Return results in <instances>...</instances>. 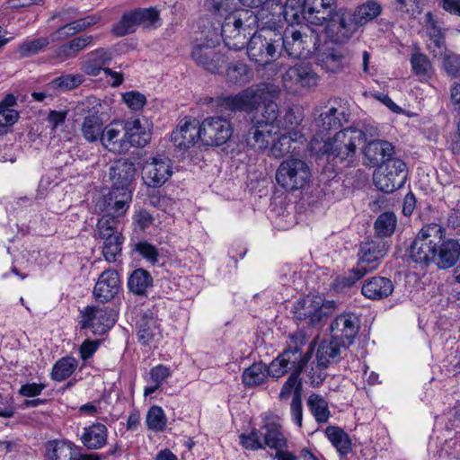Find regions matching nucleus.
<instances>
[{
  "label": "nucleus",
  "instance_id": "16",
  "mask_svg": "<svg viewBox=\"0 0 460 460\" xmlns=\"http://www.w3.org/2000/svg\"><path fill=\"white\" fill-rule=\"evenodd\" d=\"M137 168L134 162L128 159L116 160L109 169L111 189L133 194Z\"/></svg>",
  "mask_w": 460,
  "mask_h": 460
},
{
  "label": "nucleus",
  "instance_id": "34",
  "mask_svg": "<svg viewBox=\"0 0 460 460\" xmlns=\"http://www.w3.org/2000/svg\"><path fill=\"white\" fill-rule=\"evenodd\" d=\"M347 349L332 336L330 340L322 341L316 352L318 366L326 368L330 364L338 362L341 358L342 352Z\"/></svg>",
  "mask_w": 460,
  "mask_h": 460
},
{
  "label": "nucleus",
  "instance_id": "59",
  "mask_svg": "<svg viewBox=\"0 0 460 460\" xmlns=\"http://www.w3.org/2000/svg\"><path fill=\"white\" fill-rule=\"evenodd\" d=\"M412 72L418 76H429L432 71V65L429 58L420 52H414L411 57Z\"/></svg>",
  "mask_w": 460,
  "mask_h": 460
},
{
  "label": "nucleus",
  "instance_id": "5",
  "mask_svg": "<svg viewBox=\"0 0 460 460\" xmlns=\"http://www.w3.org/2000/svg\"><path fill=\"white\" fill-rule=\"evenodd\" d=\"M281 34L275 30L262 27L251 36L246 44L250 60L260 66H266L280 57L279 41Z\"/></svg>",
  "mask_w": 460,
  "mask_h": 460
},
{
  "label": "nucleus",
  "instance_id": "20",
  "mask_svg": "<svg viewBox=\"0 0 460 460\" xmlns=\"http://www.w3.org/2000/svg\"><path fill=\"white\" fill-rule=\"evenodd\" d=\"M292 313L296 319L315 325L324 319L323 298L321 296L299 298L294 303Z\"/></svg>",
  "mask_w": 460,
  "mask_h": 460
},
{
  "label": "nucleus",
  "instance_id": "31",
  "mask_svg": "<svg viewBox=\"0 0 460 460\" xmlns=\"http://www.w3.org/2000/svg\"><path fill=\"white\" fill-rule=\"evenodd\" d=\"M199 139V122L195 119L185 121L172 132L171 141L181 149L187 150Z\"/></svg>",
  "mask_w": 460,
  "mask_h": 460
},
{
  "label": "nucleus",
  "instance_id": "37",
  "mask_svg": "<svg viewBox=\"0 0 460 460\" xmlns=\"http://www.w3.org/2000/svg\"><path fill=\"white\" fill-rule=\"evenodd\" d=\"M123 126V123L120 124ZM124 130L114 127L113 123L104 128L103 135L101 137L102 145L109 151L113 153H121L128 150L126 137H124Z\"/></svg>",
  "mask_w": 460,
  "mask_h": 460
},
{
  "label": "nucleus",
  "instance_id": "47",
  "mask_svg": "<svg viewBox=\"0 0 460 460\" xmlns=\"http://www.w3.org/2000/svg\"><path fill=\"white\" fill-rule=\"evenodd\" d=\"M16 98L13 94H7L0 102V130L13 125L18 118V111L14 109Z\"/></svg>",
  "mask_w": 460,
  "mask_h": 460
},
{
  "label": "nucleus",
  "instance_id": "11",
  "mask_svg": "<svg viewBox=\"0 0 460 460\" xmlns=\"http://www.w3.org/2000/svg\"><path fill=\"white\" fill-rule=\"evenodd\" d=\"M113 310L88 305L79 314V325L82 330L90 329L93 334L103 335L115 323Z\"/></svg>",
  "mask_w": 460,
  "mask_h": 460
},
{
  "label": "nucleus",
  "instance_id": "39",
  "mask_svg": "<svg viewBox=\"0 0 460 460\" xmlns=\"http://www.w3.org/2000/svg\"><path fill=\"white\" fill-rule=\"evenodd\" d=\"M332 445L337 449L341 458L346 457L352 449L349 436L341 428L329 426L324 431Z\"/></svg>",
  "mask_w": 460,
  "mask_h": 460
},
{
  "label": "nucleus",
  "instance_id": "57",
  "mask_svg": "<svg viewBox=\"0 0 460 460\" xmlns=\"http://www.w3.org/2000/svg\"><path fill=\"white\" fill-rule=\"evenodd\" d=\"M300 374L297 372H291L288 380L283 385L280 393L279 398L280 400H288L291 394L293 393V397L298 398L301 397L303 384L301 379L299 378Z\"/></svg>",
  "mask_w": 460,
  "mask_h": 460
},
{
  "label": "nucleus",
  "instance_id": "45",
  "mask_svg": "<svg viewBox=\"0 0 460 460\" xmlns=\"http://www.w3.org/2000/svg\"><path fill=\"white\" fill-rule=\"evenodd\" d=\"M103 240L102 255L108 262H115L121 255L122 244L124 237L121 233L110 234Z\"/></svg>",
  "mask_w": 460,
  "mask_h": 460
},
{
  "label": "nucleus",
  "instance_id": "33",
  "mask_svg": "<svg viewBox=\"0 0 460 460\" xmlns=\"http://www.w3.org/2000/svg\"><path fill=\"white\" fill-rule=\"evenodd\" d=\"M276 7L279 9V13H276L277 17L282 16L284 20L293 25L300 24L303 22H306L305 8H304L303 0H287L284 4H277ZM276 21H280L275 18V14H272L270 22L275 23Z\"/></svg>",
  "mask_w": 460,
  "mask_h": 460
},
{
  "label": "nucleus",
  "instance_id": "35",
  "mask_svg": "<svg viewBox=\"0 0 460 460\" xmlns=\"http://www.w3.org/2000/svg\"><path fill=\"white\" fill-rule=\"evenodd\" d=\"M80 439L82 444L90 450L102 448L107 444L108 429L102 423H93L84 428Z\"/></svg>",
  "mask_w": 460,
  "mask_h": 460
},
{
  "label": "nucleus",
  "instance_id": "27",
  "mask_svg": "<svg viewBox=\"0 0 460 460\" xmlns=\"http://www.w3.org/2000/svg\"><path fill=\"white\" fill-rule=\"evenodd\" d=\"M436 250V259L433 263L440 270L454 267L459 260L460 243L456 239H446L445 236Z\"/></svg>",
  "mask_w": 460,
  "mask_h": 460
},
{
  "label": "nucleus",
  "instance_id": "12",
  "mask_svg": "<svg viewBox=\"0 0 460 460\" xmlns=\"http://www.w3.org/2000/svg\"><path fill=\"white\" fill-rule=\"evenodd\" d=\"M45 460H103L98 454H83L82 448L69 440H49L44 444Z\"/></svg>",
  "mask_w": 460,
  "mask_h": 460
},
{
  "label": "nucleus",
  "instance_id": "13",
  "mask_svg": "<svg viewBox=\"0 0 460 460\" xmlns=\"http://www.w3.org/2000/svg\"><path fill=\"white\" fill-rule=\"evenodd\" d=\"M315 60L318 66L330 73H341L349 66L350 57L346 49L334 45V42L324 43L317 49Z\"/></svg>",
  "mask_w": 460,
  "mask_h": 460
},
{
  "label": "nucleus",
  "instance_id": "53",
  "mask_svg": "<svg viewBox=\"0 0 460 460\" xmlns=\"http://www.w3.org/2000/svg\"><path fill=\"white\" fill-rule=\"evenodd\" d=\"M259 121L260 124H267L273 130L280 128V120L279 119V107L275 102H269L264 104L261 115L251 118V122Z\"/></svg>",
  "mask_w": 460,
  "mask_h": 460
},
{
  "label": "nucleus",
  "instance_id": "41",
  "mask_svg": "<svg viewBox=\"0 0 460 460\" xmlns=\"http://www.w3.org/2000/svg\"><path fill=\"white\" fill-rule=\"evenodd\" d=\"M153 286V278L150 273L142 269H136L128 279V288L136 296H146V291Z\"/></svg>",
  "mask_w": 460,
  "mask_h": 460
},
{
  "label": "nucleus",
  "instance_id": "63",
  "mask_svg": "<svg viewBox=\"0 0 460 460\" xmlns=\"http://www.w3.org/2000/svg\"><path fill=\"white\" fill-rule=\"evenodd\" d=\"M139 25L149 27L159 20L160 11L156 7L135 9Z\"/></svg>",
  "mask_w": 460,
  "mask_h": 460
},
{
  "label": "nucleus",
  "instance_id": "3",
  "mask_svg": "<svg viewBox=\"0 0 460 460\" xmlns=\"http://www.w3.org/2000/svg\"><path fill=\"white\" fill-rule=\"evenodd\" d=\"M446 236V229L439 224L424 225L407 250L409 258L416 264L428 267L436 259V249Z\"/></svg>",
  "mask_w": 460,
  "mask_h": 460
},
{
  "label": "nucleus",
  "instance_id": "44",
  "mask_svg": "<svg viewBox=\"0 0 460 460\" xmlns=\"http://www.w3.org/2000/svg\"><path fill=\"white\" fill-rule=\"evenodd\" d=\"M268 366L262 362L253 363L245 368L242 375V380L245 386H257L264 384L268 377Z\"/></svg>",
  "mask_w": 460,
  "mask_h": 460
},
{
  "label": "nucleus",
  "instance_id": "8",
  "mask_svg": "<svg viewBox=\"0 0 460 460\" xmlns=\"http://www.w3.org/2000/svg\"><path fill=\"white\" fill-rule=\"evenodd\" d=\"M233 132L230 121L221 116L206 118L199 124V139L206 146H222L231 138Z\"/></svg>",
  "mask_w": 460,
  "mask_h": 460
},
{
  "label": "nucleus",
  "instance_id": "10",
  "mask_svg": "<svg viewBox=\"0 0 460 460\" xmlns=\"http://www.w3.org/2000/svg\"><path fill=\"white\" fill-rule=\"evenodd\" d=\"M289 338L290 341L288 349L279 356L282 362L290 367V371L301 374L312 357L314 347L310 343L307 350L303 352V347L307 343L306 335L303 332H296Z\"/></svg>",
  "mask_w": 460,
  "mask_h": 460
},
{
  "label": "nucleus",
  "instance_id": "32",
  "mask_svg": "<svg viewBox=\"0 0 460 460\" xmlns=\"http://www.w3.org/2000/svg\"><path fill=\"white\" fill-rule=\"evenodd\" d=\"M276 134L267 124H260L259 121L251 122V127L245 137L248 146L255 150H265L273 141V135Z\"/></svg>",
  "mask_w": 460,
  "mask_h": 460
},
{
  "label": "nucleus",
  "instance_id": "1",
  "mask_svg": "<svg viewBox=\"0 0 460 460\" xmlns=\"http://www.w3.org/2000/svg\"><path fill=\"white\" fill-rule=\"evenodd\" d=\"M377 135L376 127L358 124L340 130L332 138L327 140L313 137L309 147L311 153L317 158L326 156L328 161H347L349 164L356 156L358 146L366 143L367 137H375Z\"/></svg>",
  "mask_w": 460,
  "mask_h": 460
},
{
  "label": "nucleus",
  "instance_id": "62",
  "mask_svg": "<svg viewBox=\"0 0 460 460\" xmlns=\"http://www.w3.org/2000/svg\"><path fill=\"white\" fill-rule=\"evenodd\" d=\"M84 82V76L80 74H69L57 77L53 80L56 87L65 91L75 89L81 85Z\"/></svg>",
  "mask_w": 460,
  "mask_h": 460
},
{
  "label": "nucleus",
  "instance_id": "21",
  "mask_svg": "<svg viewBox=\"0 0 460 460\" xmlns=\"http://www.w3.org/2000/svg\"><path fill=\"white\" fill-rule=\"evenodd\" d=\"M136 331L140 344L149 345L160 333V321L155 308L141 310L136 317Z\"/></svg>",
  "mask_w": 460,
  "mask_h": 460
},
{
  "label": "nucleus",
  "instance_id": "9",
  "mask_svg": "<svg viewBox=\"0 0 460 460\" xmlns=\"http://www.w3.org/2000/svg\"><path fill=\"white\" fill-rule=\"evenodd\" d=\"M316 38L313 34L302 33L298 30L287 29L279 41L280 56L286 54L292 58H307L312 53Z\"/></svg>",
  "mask_w": 460,
  "mask_h": 460
},
{
  "label": "nucleus",
  "instance_id": "50",
  "mask_svg": "<svg viewBox=\"0 0 460 460\" xmlns=\"http://www.w3.org/2000/svg\"><path fill=\"white\" fill-rule=\"evenodd\" d=\"M226 80L233 84H244L250 80V69L243 61L230 63L226 70Z\"/></svg>",
  "mask_w": 460,
  "mask_h": 460
},
{
  "label": "nucleus",
  "instance_id": "24",
  "mask_svg": "<svg viewBox=\"0 0 460 460\" xmlns=\"http://www.w3.org/2000/svg\"><path fill=\"white\" fill-rule=\"evenodd\" d=\"M131 200L132 196L129 192H121L111 189L106 195L97 200L95 211L122 217L128 209Z\"/></svg>",
  "mask_w": 460,
  "mask_h": 460
},
{
  "label": "nucleus",
  "instance_id": "40",
  "mask_svg": "<svg viewBox=\"0 0 460 460\" xmlns=\"http://www.w3.org/2000/svg\"><path fill=\"white\" fill-rule=\"evenodd\" d=\"M261 429L264 430V444L272 449H282L288 447V441L282 432V428L278 422L268 420Z\"/></svg>",
  "mask_w": 460,
  "mask_h": 460
},
{
  "label": "nucleus",
  "instance_id": "15",
  "mask_svg": "<svg viewBox=\"0 0 460 460\" xmlns=\"http://www.w3.org/2000/svg\"><path fill=\"white\" fill-rule=\"evenodd\" d=\"M191 58L199 66L212 74L219 72L226 63V58L216 49V43L212 40L195 44L192 47Z\"/></svg>",
  "mask_w": 460,
  "mask_h": 460
},
{
  "label": "nucleus",
  "instance_id": "17",
  "mask_svg": "<svg viewBox=\"0 0 460 460\" xmlns=\"http://www.w3.org/2000/svg\"><path fill=\"white\" fill-rule=\"evenodd\" d=\"M359 330L360 321L353 314H341L338 315L330 326L332 339L347 349L354 343Z\"/></svg>",
  "mask_w": 460,
  "mask_h": 460
},
{
  "label": "nucleus",
  "instance_id": "48",
  "mask_svg": "<svg viewBox=\"0 0 460 460\" xmlns=\"http://www.w3.org/2000/svg\"><path fill=\"white\" fill-rule=\"evenodd\" d=\"M78 367L75 358L66 356L58 359L53 366L51 378L54 381L62 382L72 376Z\"/></svg>",
  "mask_w": 460,
  "mask_h": 460
},
{
  "label": "nucleus",
  "instance_id": "6",
  "mask_svg": "<svg viewBox=\"0 0 460 460\" xmlns=\"http://www.w3.org/2000/svg\"><path fill=\"white\" fill-rule=\"evenodd\" d=\"M311 179V170L302 159L290 157L283 160L276 172L278 184L288 191L303 189Z\"/></svg>",
  "mask_w": 460,
  "mask_h": 460
},
{
  "label": "nucleus",
  "instance_id": "49",
  "mask_svg": "<svg viewBox=\"0 0 460 460\" xmlns=\"http://www.w3.org/2000/svg\"><path fill=\"white\" fill-rule=\"evenodd\" d=\"M367 274V270L360 268L358 264L357 267L349 270L343 275L336 277L332 283V288L337 292H341L352 288L359 279Z\"/></svg>",
  "mask_w": 460,
  "mask_h": 460
},
{
  "label": "nucleus",
  "instance_id": "52",
  "mask_svg": "<svg viewBox=\"0 0 460 460\" xmlns=\"http://www.w3.org/2000/svg\"><path fill=\"white\" fill-rule=\"evenodd\" d=\"M93 40V35H83L74 38L59 47L58 56L66 58H74L79 51L89 46Z\"/></svg>",
  "mask_w": 460,
  "mask_h": 460
},
{
  "label": "nucleus",
  "instance_id": "36",
  "mask_svg": "<svg viewBox=\"0 0 460 460\" xmlns=\"http://www.w3.org/2000/svg\"><path fill=\"white\" fill-rule=\"evenodd\" d=\"M349 112L346 108L332 107L321 113L318 126L322 131L337 130L349 122Z\"/></svg>",
  "mask_w": 460,
  "mask_h": 460
},
{
  "label": "nucleus",
  "instance_id": "38",
  "mask_svg": "<svg viewBox=\"0 0 460 460\" xmlns=\"http://www.w3.org/2000/svg\"><path fill=\"white\" fill-rule=\"evenodd\" d=\"M104 132V123L98 112L91 113L84 118L81 125V133L85 141L89 143L101 140Z\"/></svg>",
  "mask_w": 460,
  "mask_h": 460
},
{
  "label": "nucleus",
  "instance_id": "26",
  "mask_svg": "<svg viewBox=\"0 0 460 460\" xmlns=\"http://www.w3.org/2000/svg\"><path fill=\"white\" fill-rule=\"evenodd\" d=\"M367 144L363 150L364 157L367 160V164L371 167H378L388 161L393 159L394 146L391 143L385 140H368Z\"/></svg>",
  "mask_w": 460,
  "mask_h": 460
},
{
  "label": "nucleus",
  "instance_id": "43",
  "mask_svg": "<svg viewBox=\"0 0 460 460\" xmlns=\"http://www.w3.org/2000/svg\"><path fill=\"white\" fill-rule=\"evenodd\" d=\"M426 18L427 22H430V26L428 28L429 37L428 48L435 57L442 56L447 50L445 35L441 29L437 26L436 22L432 21V13L430 12L427 13Z\"/></svg>",
  "mask_w": 460,
  "mask_h": 460
},
{
  "label": "nucleus",
  "instance_id": "61",
  "mask_svg": "<svg viewBox=\"0 0 460 460\" xmlns=\"http://www.w3.org/2000/svg\"><path fill=\"white\" fill-rule=\"evenodd\" d=\"M133 251L152 264L158 262L159 252L157 248L147 241L142 240L133 245Z\"/></svg>",
  "mask_w": 460,
  "mask_h": 460
},
{
  "label": "nucleus",
  "instance_id": "25",
  "mask_svg": "<svg viewBox=\"0 0 460 460\" xmlns=\"http://www.w3.org/2000/svg\"><path fill=\"white\" fill-rule=\"evenodd\" d=\"M120 289L119 274L114 270H107L101 273L93 288V296L100 303L111 301Z\"/></svg>",
  "mask_w": 460,
  "mask_h": 460
},
{
  "label": "nucleus",
  "instance_id": "42",
  "mask_svg": "<svg viewBox=\"0 0 460 460\" xmlns=\"http://www.w3.org/2000/svg\"><path fill=\"white\" fill-rule=\"evenodd\" d=\"M306 404L309 411L319 424L327 423L331 411L327 401L319 394H312L308 396Z\"/></svg>",
  "mask_w": 460,
  "mask_h": 460
},
{
  "label": "nucleus",
  "instance_id": "23",
  "mask_svg": "<svg viewBox=\"0 0 460 460\" xmlns=\"http://www.w3.org/2000/svg\"><path fill=\"white\" fill-rule=\"evenodd\" d=\"M122 129L128 148L134 146L142 148L151 140L150 123L145 118H137L123 122Z\"/></svg>",
  "mask_w": 460,
  "mask_h": 460
},
{
  "label": "nucleus",
  "instance_id": "51",
  "mask_svg": "<svg viewBox=\"0 0 460 460\" xmlns=\"http://www.w3.org/2000/svg\"><path fill=\"white\" fill-rule=\"evenodd\" d=\"M102 217L98 219L96 229L93 232V238H104L110 234H119L118 218L119 216L107 213H100Z\"/></svg>",
  "mask_w": 460,
  "mask_h": 460
},
{
  "label": "nucleus",
  "instance_id": "7",
  "mask_svg": "<svg viewBox=\"0 0 460 460\" xmlns=\"http://www.w3.org/2000/svg\"><path fill=\"white\" fill-rule=\"evenodd\" d=\"M408 176L407 165L400 158L388 159L374 173L375 185L385 193L402 188Z\"/></svg>",
  "mask_w": 460,
  "mask_h": 460
},
{
  "label": "nucleus",
  "instance_id": "28",
  "mask_svg": "<svg viewBox=\"0 0 460 460\" xmlns=\"http://www.w3.org/2000/svg\"><path fill=\"white\" fill-rule=\"evenodd\" d=\"M305 139L304 135L298 129L288 130L282 134L277 139L273 137L270 144V154L275 158H281L288 154L298 153L296 144L302 143Z\"/></svg>",
  "mask_w": 460,
  "mask_h": 460
},
{
  "label": "nucleus",
  "instance_id": "56",
  "mask_svg": "<svg viewBox=\"0 0 460 460\" xmlns=\"http://www.w3.org/2000/svg\"><path fill=\"white\" fill-rule=\"evenodd\" d=\"M139 25L135 10L125 13L119 22L114 24L112 31L119 37L125 36L134 32L136 27Z\"/></svg>",
  "mask_w": 460,
  "mask_h": 460
},
{
  "label": "nucleus",
  "instance_id": "18",
  "mask_svg": "<svg viewBox=\"0 0 460 460\" xmlns=\"http://www.w3.org/2000/svg\"><path fill=\"white\" fill-rule=\"evenodd\" d=\"M390 244L384 239H371L360 243L358 265L368 271L377 268L379 261L386 254Z\"/></svg>",
  "mask_w": 460,
  "mask_h": 460
},
{
  "label": "nucleus",
  "instance_id": "46",
  "mask_svg": "<svg viewBox=\"0 0 460 460\" xmlns=\"http://www.w3.org/2000/svg\"><path fill=\"white\" fill-rule=\"evenodd\" d=\"M397 226V217L393 212L380 214L374 224L376 238L384 239L391 237Z\"/></svg>",
  "mask_w": 460,
  "mask_h": 460
},
{
  "label": "nucleus",
  "instance_id": "58",
  "mask_svg": "<svg viewBox=\"0 0 460 460\" xmlns=\"http://www.w3.org/2000/svg\"><path fill=\"white\" fill-rule=\"evenodd\" d=\"M206 4L211 13L220 16H226L235 11L241 10L237 8V0H206Z\"/></svg>",
  "mask_w": 460,
  "mask_h": 460
},
{
  "label": "nucleus",
  "instance_id": "19",
  "mask_svg": "<svg viewBox=\"0 0 460 460\" xmlns=\"http://www.w3.org/2000/svg\"><path fill=\"white\" fill-rule=\"evenodd\" d=\"M172 163L168 157H153L152 161L146 162L143 166V181L152 188L163 186L172 176Z\"/></svg>",
  "mask_w": 460,
  "mask_h": 460
},
{
  "label": "nucleus",
  "instance_id": "29",
  "mask_svg": "<svg viewBox=\"0 0 460 460\" xmlns=\"http://www.w3.org/2000/svg\"><path fill=\"white\" fill-rule=\"evenodd\" d=\"M306 22L322 26L333 13L335 0H303Z\"/></svg>",
  "mask_w": 460,
  "mask_h": 460
},
{
  "label": "nucleus",
  "instance_id": "55",
  "mask_svg": "<svg viewBox=\"0 0 460 460\" xmlns=\"http://www.w3.org/2000/svg\"><path fill=\"white\" fill-rule=\"evenodd\" d=\"M381 12L382 7L378 3L369 1L357 8L354 13V19L357 24H364L377 17Z\"/></svg>",
  "mask_w": 460,
  "mask_h": 460
},
{
  "label": "nucleus",
  "instance_id": "64",
  "mask_svg": "<svg viewBox=\"0 0 460 460\" xmlns=\"http://www.w3.org/2000/svg\"><path fill=\"white\" fill-rule=\"evenodd\" d=\"M442 66L449 76H460V56L455 53L445 55Z\"/></svg>",
  "mask_w": 460,
  "mask_h": 460
},
{
  "label": "nucleus",
  "instance_id": "22",
  "mask_svg": "<svg viewBox=\"0 0 460 460\" xmlns=\"http://www.w3.org/2000/svg\"><path fill=\"white\" fill-rule=\"evenodd\" d=\"M282 78L287 88L295 87V90L314 86L318 81V75L308 63H300L290 66Z\"/></svg>",
  "mask_w": 460,
  "mask_h": 460
},
{
  "label": "nucleus",
  "instance_id": "14",
  "mask_svg": "<svg viewBox=\"0 0 460 460\" xmlns=\"http://www.w3.org/2000/svg\"><path fill=\"white\" fill-rule=\"evenodd\" d=\"M325 31L332 42L344 43L357 30V22L349 14L342 11L333 12L325 21Z\"/></svg>",
  "mask_w": 460,
  "mask_h": 460
},
{
  "label": "nucleus",
  "instance_id": "60",
  "mask_svg": "<svg viewBox=\"0 0 460 460\" xmlns=\"http://www.w3.org/2000/svg\"><path fill=\"white\" fill-rule=\"evenodd\" d=\"M261 432L253 428L250 431V433H242L239 435L240 444L246 450L257 451L260 449H264L265 447L261 441Z\"/></svg>",
  "mask_w": 460,
  "mask_h": 460
},
{
  "label": "nucleus",
  "instance_id": "54",
  "mask_svg": "<svg viewBox=\"0 0 460 460\" xmlns=\"http://www.w3.org/2000/svg\"><path fill=\"white\" fill-rule=\"evenodd\" d=\"M146 424L147 429L153 431H164L166 428L167 418L162 407L154 405L149 408L146 417Z\"/></svg>",
  "mask_w": 460,
  "mask_h": 460
},
{
  "label": "nucleus",
  "instance_id": "30",
  "mask_svg": "<svg viewBox=\"0 0 460 460\" xmlns=\"http://www.w3.org/2000/svg\"><path fill=\"white\" fill-rule=\"evenodd\" d=\"M392 280L385 277L376 276L367 279L362 287V295L372 300H381L388 297L394 291Z\"/></svg>",
  "mask_w": 460,
  "mask_h": 460
},
{
  "label": "nucleus",
  "instance_id": "4",
  "mask_svg": "<svg viewBox=\"0 0 460 460\" xmlns=\"http://www.w3.org/2000/svg\"><path fill=\"white\" fill-rule=\"evenodd\" d=\"M265 89L261 87H248L237 94L221 95L211 99V103L217 112L232 117L238 111L248 114L257 110L264 102Z\"/></svg>",
  "mask_w": 460,
  "mask_h": 460
},
{
  "label": "nucleus",
  "instance_id": "2",
  "mask_svg": "<svg viewBox=\"0 0 460 460\" xmlns=\"http://www.w3.org/2000/svg\"><path fill=\"white\" fill-rule=\"evenodd\" d=\"M264 10L255 13L252 10H240L227 14L221 26V35L225 45L230 49L238 51L245 48L247 37L252 31L259 27L260 18Z\"/></svg>",
  "mask_w": 460,
  "mask_h": 460
}]
</instances>
